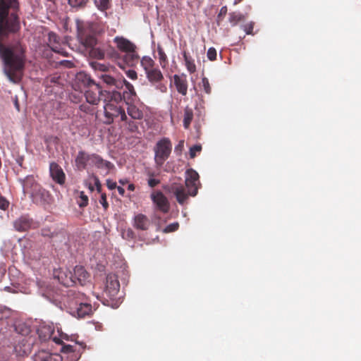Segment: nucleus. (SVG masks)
<instances>
[{"instance_id": "nucleus-35", "label": "nucleus", "mask_w": 361, "mask_h": 361, "mask_svg": "<svg viewBox=\"0 0 361 361\" xmlns=\"http://www.w3.org/2000/svg\"><path fill=\"white\" fill-rule=\"evenodd\" d=\"M77 203L81 208H83L88 204V197L85 194L83 191L80 192V195Z\"/></svg>"}, {"instance_id": "nucleus-27", "label": "nucleus", "mask_w": 361, "mask_h": 361, "mask_svg": "<svg viewBox=\"0 0 361 361\" xmlns=\"http://www.w3.org/2000/svg\"><path fill=\"white\" fill-rule=\"evenodd\" d=\"M157 54L161 67L164 69L166 68L169 65V61L166 54L160 45L157 46Z\"/></svg>"}, {"instance_id": "nucleus-56", "label": "nucleus", "mask_w": 361, "mask_h": 361, "mask_svg": "<svg viewBox=\"0 0 361 361\" xmlns=\"http://www.w3.org/2000/svg\"><path fill=\"white\" fill-rule=\"evenodd\" d=\"M116 188H117L118 192V193H119L121 195H122V196H123V195H124V194H125V190H124V188H122V187H121V186H116Z\"/></svg>"}, {"instance_id": "nucleus-60", "label": "nucleus", "mask_w": 361, "mask_h": 361, "mask_svg": "<svg viewBox=\"0 0 361 361\" xmlns=\"http://www.w3.org/2000/svg\"><path fill=\"white\" fill-rule=\"evenodd\" d=\"M243 0H234V3L233 4L234 5H237L238 4H239L240 2H241Z\"/></svg>"}, {"instance_id": "nucleus-54", "label": "nucleus", "mask_w": 361, "mask_h": 361, "mask_svg": "<svg viewBox=\"0 0 361 361\" xmlns=\"http://www.w3.org/2000/svg\"><path fill=\"white\" fill-rule=\"evenodd\" d=\"M94 184L96 186L97 191L98 192H101L102 191V185L100 183V181L97 177H94Z\"/></svg>"}, {"instance_id": "nucleus-12", "label": "nucleus", "mask_w": 361, "mask_h": 361, "mask_svg": "<svg viewBox=\"0 0 361 361\" xmlns=\"http://www.w3.org/2000/svg\"><path fill=\"white\" fill-rule=\"evenodd\" d=\"M13 225L16 231L19 232H25L35 227V223L28 214L20 216L13 221Z\"/></svg>"}, {"instance_id": "nucleus-51", "label": "nucleus", "mask_w": 361, "mask_h": 361, "mask_svg": "<svg viewBox=\"0 0 361 361\" xmlns=\"http://www.w3.org/2000/svg\"><path fill=\"white\" fill-rule=\"evenodd\" d=\"M127 76L131 80H136L137 78V72L134 70H129L126 72Z\"/></svg>"}, {"instance_id": "nucleus-6", "label": "nucleus", "mask_w": 361, "mask_h": 361, "mask_svg": "<svg viewBox=\"0 0 361 361\" xmlns=\"http://www.w3.org/2000/svg\"><path fill=\"white\" fill-rule=\"evenodd\" d=\"M141 66L143 68L146 77L149 82L155 85L164 80V75L158 67L155 66L154 60L147 56H143L140 60Z\"/></svg>"}, {"instance_id": "nucleus-33", "label": "nucleus", "mask_w": 361, "mask_h": 361, "mask_svg": "<svg viewBox=\"0 0 361 361\" xmlns=\"http://www.w3.org/2000/svg\"><path fill=\"white\" fill-rule=\"evenodd\" d=\"M90 56L97 59H102L104 58V51L99 48H90Z\"/></svg>"}, {"instance_id": "nucleus-10", "label": "nucleus", "mask_w": 361, "mask_h": 361, "mask_svg": "<svg viewBox=\"0 0 361 361\" xmlns=\"http://www.w3.org/2000/svg\"><path fill=\"white\" fill-rule=\"evenodd\" d=\"M120 289V283L116 275L109 274L106 276L104 292L110 299H114Z\"/></svg>"}, {"instance_id": "nucleus-42", "label": "nucleus", "mask_w": 361, "mask_h": 361, "mask_svg": "<svg viewBox=\"0 0 361 361\" xmlns=\"http://www.w3.org/2000/svg\"><path fill=\"white\" fill-rule=\"evenodd\" d=\"M178 227H179L178 223H177V222L173 223V224H171L168 225L164 229V233L173 232V231H176V230H178Z\"/></svg>"}, {"instance_id": "nucleus-24", "label": "nucleus", "mask_w": 361, "mask_h": 361, "mask_svg": "<svg viewBox=\"0 0 361 361\" xmlns=\"http://www.w3.org/2000/svg\"><path fill=\"white\" fill-rule=\"evenodd\" d=\"M35 361H61L58 355L51 354L46 350H39L35 354Z\"/></svg>"}, {"instance_id": "nucleus-55", "label": "nucleus", "mask_w": 361, "mask_h": 361, "mask_svg": "<svg viewBox=\"0 0 361 361\" xmlns=\"http://www.w3.org/2000/svg\"><path fill=\"white\" fill-rule=\"evenodd\" d=\"M226 13H227V7L223 6L220 10V13H219V16L226 15Z\"/></svg>"}, {"instance_id": "nucleus-18", "label": "nucleus", "mask_w": 361, "mask_h": 361, "mask_svg": "<svg viewBox=\"0 0 361 361\" xmlns=\"http://www.w3.org/2000/svg\"><path fill=\"white\" fill-rule=\"evenodd\" d=\"M48 45L53 51L65 55V51L61 47L59 37L53 32H50L48 35Z\"/></svg>"}, {"instance_id": "nucleus-58", "label": "nucleus", "mask_w": 361, "mask_h": 361, "mask_svg": "<svg viewBox=\"0 0 361 361\" xmlns=\"http://www.w3.org/2000/svg\"><path fill=\"white\" fill-rule=\"evenodd\" d=\"M128 189L129 190L133 191L135 190V185L133 184H130L128 186Z\"/></svg>"}, {"instance_id": "nucleus-36", "label": "nucleus", "mask_w": 361, "mask_h": 361, "mask_svg": "<svg viewBox=\"0 0 361 361\" xmlns=\"http://www.w3.org/2000/svg\"><path fill=\"white\" fill-rule=\"evenodd\" d=\"M96 4L99 10L106 11L110 7V0H99Z\"/></svg>"}, {"instance_id": "nucleus-19", "label": "nucleus", "mask_w": 361, "mask_h": 361, "mask_svg": "<svg viewBox=\"0 0 361 361\" xmlns=\"http://www.w3.org/2000/svg\"><path fill=\"white\" fill-rule=\"evenodd\" d=\"M57 277L59 282L65 286L69 287L75 285V279H73V272L68 269H61Z\"/></svg>"}, {"instance_id": "nucleus-26", "label": "nucleus", "mask_w": 361, "mask_h": 361, "mask_svg": "<svg viewBox=\"0 0 361 361\" xmlns=\"http://www.w3.org/2000/svg\"><path fill=\"white\" fill-rule=\"evenodd\" d=\"M193 119V111L191 108L186 106L184 109L183 126L188 129Z\"/></svg>"}, {"instance_id": "nucleus-1", "label": "nucleus", "mask_w": 361, "mask_h": 361, "mask_svg": "<svg viewBox=\"0 0 361 361\" xmlns=\"http://www.w3.org/2000/svg\"><path fill=\"white\" fill-rule=\"evenodd\" d=\"M18 0H0V58L4 63V73L13 83L23 77L26 63V46L20 39L8 44L1 42L4 37L16 34L20 30Z\"/></svg>"}, {"instance_id": "nucleus-16", "label": "nucleus", "mask_w": 361, "mask_h": 361, "mask_svg": "<svg viewBox=\"0 0 361 361\" xmlns=\"http://www.w3.org/2000/svg\"><path fill=\"white\" fill-rule=\"evenodd\" d=\"M73 279H75V284L84 286L90 279L89 273L82 266H76L73 270Z\"/></svg>"}, {"instance_id": "nucleus-62", "label": "nucleus", "mask_w": 361, "mask_h": 361, "mask_svg": "<svg viewBox=\"0 0 361 361\" xmlns=\"http://www.w3.org/2000/svg\"><path fill=\"white\" fill-rule=\"evenodd\" d=\"M15 105H16V106L17 109L19 111V110H20V109H19V105H18V102H17V101L15 102Z\"/></svg>"}, {"instance_id": "nucleus-53", "label": "nucleus", "mask_w": 361, "mask_h": 361, "mask_svg": "<svg viewBox=\"0 0 361 361\" xmlns=\"http://www.w3.org/2000/svg\"><path fill=\"white\" fill-rule=\"evenodd\" d=\"M106 186L109 190H114L116 188L117 185L115 181L108 179L106 180Z\"/></svg>"}, {"instance_id": "nucleus-23", "label": "nucleus", "mask_w": 361, "mask_h": 361, "mask_svg": "<svg viewBox=\"0 0 361 361\" xmlns=\"http://www.w3.org/2000/svg\"><path fill=\"white\" fill-rule=\"evenodd\" d=\"M92 312V307L87 302H80L75 307L74 315L79 318H83Z\"/></svg>"}, {"instance_id": "nucleus-39", "label": "nucleus", "mask_w": 361, "mask_h": 361, "mask_svg": "<svg viewBox=\"0 0 361 361\" xmlns=\"http://www.w3.org/2000/svg\"><path fill=\"white\" fill-rule=\"evenodd\" d=\"M144 174L147 176V179L157 178L159 176V173H157L155 171L150 168H146L144 171Z\"/></svg>"}, {"instance_id": "nucleus-50", "label": "nucleus", "mask_w": 361, "mask_h": 361, "mask_svg": "<svg viewBox=\"0 0 361 361\" xmlns=\"http://www.w3.org/2000/svg\"><path fill=\"white\" fill-rule=\"evenodd\" d=\"M8 204V202L4 197H0V209H6Z\"/></svg>"}, {"instance_id": "nucleus-14", "label": "nucleus", "mask_w": 361, "mask_h": 361, "mask_svg": "<svg viewBox=\"0 0 361 361\" xmlns=\"http://www.w3.org/2000/svg\"><path fill=\"white\" fill-rule=\"evenodd\" d=\"M50 176L54 181L59 185H63L66 180V175L62 168L56 162H51L49 165Z\"/></svg>"}, {"instance_id": "nucleus-21", "label": "nucleus", "mask_w": 361, "mask_h": 361, "mask_svg": "<svg viewBox=\"0 0 361 361\" xmlns=\"http://www.w3.org/2000/svg\"><path fill=\"white\" fill-rule=\"evenodd\" d=\"M150 225V221L147 216L138 214L133 219V226L141 231H146Z\"/></svg>"}, {"instance_id": "nucleus-17", "label": "nucleus", "mask_w": 361, "mask_h": 361, "mask_svg": "<svg viewBox=\"0 0 361 361\" xmlns=\"http://www.w3.org/2000/svg\"><path fill=\"white\" fill-rule=\"evenodd\" d=\"M39 336L42 341H46L52 339L56 343H61V339L53 336L54 330L49 326H42L37 330Z\"/></svg>"}, {"instance_id": "nucleus-52", "label": "nucleus", "mask_w": 361, "mask_h": 361, "mask_svg": "<svg viewBox=\"0 0 361 361\" xmlns=\"http://www.w3.org/2000/svg\"><path fill=\"white\" fill-rule=\"evenodd\" d=\"M74 346L71 345H64L61 349V352L63 353H71L74 352Z\"/></svg>"}, {"instance_id": "nucleus-59", "label": "nucleus", "mask_w": 361, "mask_h": 361, "mask_svg": "<svg viewBox=\"0 0 361 361\" xmlns=\"http://www.w3.org/2000/svg\"><path fill=\"white\" fill-rule=\"evenodd\" d=\"M4 314V312L0 310V319H2L4 316L3 315ZM5 317H7V316H5Z\"/></svg>"}, {"instance_id": "nucleus-34", "label": "nucleus", "mask_w": 361, "mask_h": 361, "mask_svg": "<svg viewBox=\"0 0 361 361\" xmlns=\"http://www.w3.org/2000/svg\"><path fill=\"white\" fill-rule=\"evenodd\" d=\"M94 105L90 106L88 103L87 104H82L80 105V110L88 114L93 115L96 112V108L93 106Z\"/></svg>"}, {"instance_id": "nucleus-25", "label": "nucleus", "mask_w": 361, "mask_h": 361, "mask_svg": "<svg viewBox=\"0 0 361 361\" xmlns=\"http://www.w3.org/2000/svg\"><path fill=\"white\" fill-rule=\"evenodd\" d=\"M127 105V113L129 115V116L131 117V118L137 120L142 118L143 113L138 107L132 104H129Z\"/></svg>"}, {"instance_id": "nucleus-47", "label": "nucleus", "mask_w": 361, "mask_h": 361, "mask_svg": "<svg viewBox=\"0 0 361 361\" xmlns=\"http://www.w3.org/2000/svg\"><path fill=\"white\" fill-rule=\"evenodd\" d=\"M100 204L102 205L104 209L106 210L109 207V203L106 200V195L105 193H102L101 195V199L99 200Z\"/></svg>"}, {"instance_id": "nucleus-31", "label": "nucleus", "mask_w": 361, "mask_h": 361, "mask_svg": "<svg viewBox=\"0 0 361 361\" xmlns=\"http://www.w3.org/2000/svg\"><path fill=\"white\" fill-rule=\"evenodd\" d=\"M245 19V16L240 13L232 12L229 13V22L233 26L236 25L238 23Z\"/></svg>"}, {"instance_id": "nucleus-13", "label": "nucleus", "mask_w": 361, "mask_h": 361, "mask_svg": "<svg viewBox=\"0 0 361 361\" xmlns=\"http://www.w3.org/2000/svg\"><path fill=\"white\" fill-rule=\"evenodd\" d=\"M93 154H88L85 151H79L75 157V166L80 171L92 167V160Z\"/></svg>"}, {"instance_id": "nucleus-28", "label": "nucleus", "mask_w": 361, "mask_h": 361, "mask_svg": "<svg viewBox=\"0 0 361 361\" xmlns=\"http://www.w3.org/2000/svg\"><path fill=\"white\" fill-rule=\"evenodd\" d=\"M183 55L185 64L187 70L190 73H194L196 71V66L195 64L194 60L192 59V58L190 56H189L186 53V51H184Z\"/></svg>"}, {"instance_id": "nucleus-15", "label": "nucleus", "mask_w": 361, "mask_h": 361, "mask_svg": "<svg viewBox=\"0 0 361 361\" xmlns=\"http://www.w3.org/2000/svg\"><path fill=\"white\" fill-rule=\"evenodd\" d=\"M114 42L116 44L117 48L126 54L136 49V46L132 42L123 37L116 36L114 39Z\"/></svg>"}, {"instance_id": "nucleus-40", "label": "nucleus", "mask_w": 361, "mask_h": 361, "mask_svg": "<svg viewBox=\"0 0 361 361\" xmlns=\"http://www.w3.org/2000/svg\"><path fill=\"white\" fill-rule=\"evenodd\" d=\"M202 150V147L200 145H195L190 149V157L193 159L196 156V152H200Z\"/></svg>"}, {"instance_id": "nucleus-3", "label": "nucleus", "mask_w": 361, "mask_h": 361, "mask_svg": "<svg viewBox=\"0 0 361 361\" xmlns=\"http://www.w3.org/2000/svg\"><path fill=\"white\" fill-rule=\"evenodd\" d=\"M186 176L185 180V185L188 189L186 192L185 186L178 183H172L170 185L165 189L170 193H173L177 202L180 204H184L188 196H195L197 194L198 185L200 184L199 180L198 173L192 169H189L185 172Z\"/></svg>"}, {"instance_id": "nucleus-48", "label": "nucleus", "mask_w": 361, "mask_h": 361, "mask_svg": "<svg viewBox=\"0 0 361 361\" xmlns=\"http://www.w3.org/2000/svg\"><path fill=\"white\" fill-rule=\"evenodd\" d=\"M154 85H155V88L157 90H158L159 91H160L161 92H162V93L166 92V91H167L166 85L165 84L161 83V82H159V83H157Z\"/></svg>"}, {"instance_id": "nucleus-46", "label": "nucleus", "mask_w": 361, "mask_h": 361, "mask_svg": "<svg viewBox=\"0 0 361 361\" xmlns=\"http://www.w3.org/2000/svg\"><path fill=\"white\" fill-rule=\"evenodd\" d=\"M123 80L125 82L123 84H122V88L125 86L126 91L135 92L133 85L131 83H130L128 81H127L124 78H123Z\"/></svg>"}, {"instance_id": "nucleus-37", "label": "nucleus", "mask_w": 361, "mask_h": 361, "mask_svg": "<svg viewBox=\"0 0 361 361\" xmlns=\"http://www.w3.org/2000/svg\"><path fill=\"white\" fill-rule=\"evenodd\" d=\"M122 95V101L123 100L126 104H129L130 102L133 99V97L136 96V92H131L129 91H124Z\"/></svg>"}, {"instance_id": "nucleus-45", "label": "nucleus", "mask_w": 361, "mask_h": 361, "mask_svg": "<svg viewBox=\"0 0 361 361\" xmlns=\"http://www.w3.org/2000/svg\"><path fill=\"white\" fill-rule=\"evenodd\" d=\"M42 235L45 237L53 238L58 235V233L51 232L49 228H44L42 229Z\"/></svg>"}, {"instance_id": "nucleus-49", "label": "nucleus", "mask_w": 361, "mask_h": 361, "mask_svg": "<svg viewBox=\"0 0 361 361\" xmlns=\"http://www.w3.org/2000/svg\"><path fill=\"white\" fill-rule=\"evenodd\" d=\"M184 148V140H180L178 145L175 147V152L180 154Z\"/></svg>"}, {"instance_id": "nucleus-32", "label": "nucleus", "mask_w": 361, "mask_h": 361, "mask_svg": "<svg viewBox=\"0 0 361 361\" xmlns=\"http://www.w3.org/2000/svg\"><path fill=\"white\" fill-rule=\"evenodd\" d=\"M91 66L95 71H100L101 73H108L112 68V66L99 62H92Z\"/></svg>"}, {"instance_id": "nucleus-4", "label": "nucleus", "mask_w": 361, "mask_h": 361, "mask_svg": "<svg viewBox=\"0 0 361 361\" xmlns=\"http://www.w3.org/2000/svg\"><path fill=\"white\" fill-rule=\"evenodd\" d=\"M25 192L29 193L33 203L39 205L50 204L52 196L49 191L39 184L33 176H27L23 181Z\"/></svg>"}, {"instance_id": "nucleus-61", "label": "nucleus", "mask_w": 361, "mask_h": 361, "mask_svg": "<svg viewBox=\"0 0 361 361\" xmlns=\"http://www.w3.org/2000/svg\"><path fill=\"white\" fill-rule=\"evenodd\" d=\"M126 182H127V181H126V180H119V183H120L121 184H122V185H125V184L126 183Z\"/></svg>"}, {"instance_id": "nucleus-41", "label": "nucleus", "mask_w": 361, "mask_h": 361, "mask_svg": "<svg viewBox=\"0 0 361 361\" xmlns=\"http://www.w3.org/2000/svg\"><path fill=\"white\" fill-rule=\"evenodd\" d=\"M247 35H253L254 23L250 22L242 26Z\"/></svg>"}, {"instance_id": "nucleus-38", "label": "nucleus", "mask_w": 361, "mask_h": 361, "mask_svg": "<svg viewBox=\"0 0 361 361\" xmlns=\"http://www.w3.org/2000/svg\"><path fill=\"white\" fill-rule=\"evenodd\" d=\"M201 83L205 93L209 94L212 92V88L210 87L209 80L204 77L202 78Z\"/></svg>"}, {"instance_id": "nucleus-5", "label": "nucleus", "mask_w": 361, "mask_h": 361, "mask_svg": "<svg viewBox=\"0 0 361 361\" xmlns=\"http://www.w3.org/2000/svg\"><path fill=\"white\" fill-rule=\"evenodd\" d=\"M75 25L77 38L80 44L87 49L94 47L98 43L97 25L78 18L75 20Z\"/></svg>"}, {"instance_id": "nucleus-20", "label": "nucleus", "mask_w": 361, "mask_h": 361, "mask_svg": "<svg viewBox=\"0 0 361 361\" xmlns=\"http://www.w3.org/2000/svg\"><path fill=\"white\" fill-rule=\"evenodd\" d=\"M174 85L178 93L185 96L188 92V81L185 75H173Z\"/></svg>"}, {"instance_id": "nucleus-22", "label": "nucleus", "mask_w": 361, "mask_h": 361, "mask_svg": "<svg viewBox=\"0 0 361 361\" xmlns=\"http://www.w3.org/2000/svg\"><path fill=\"white\" fill-rule=\"evenodd\" d=\"M92 166L97 169H105L109 171L114 168V164L109 161L103 159L99 155L93 154Z\"/></svg>"}, {"instance_id": "nucleus-2", "label": "nucleus", "mask_w": 361, "mask_h": 361, "mask_svg": "<svg viewBox=\"0 0 361 361\" xmlns=\"http://www.w3.org/2000/svg\"><path fill=\"white\" fill-rule=\"evenodd\" d=\"M102 94V100L104 104V123L111 124L117 118L126 123H129L125 109L120 105L122 102L121 93L116 90H104Z\"/></svg>"}, {"instance_id": "nucleus-63", "label": "nucleus", "mask_w": 361, "mask_h": 361, "mask_svg": "<svg viewBox=\"0 0 361 361\" xmlns=\"http://www.w3.org/2000/svg\"><path fill=\"white\" fill-rule=\"evenodd\" d=\"M89 188H90V190L91 191H93V190H94V188H93V186H92L91 185H90Z\"/></svg>"}, {"instance_id": "nucleus-57", "label": "nucleus", "mask_w": 361, "mask_h": 361, "mask_svg": "<svg viewBox=\"0 0 361 361\" xmlns=\"http://www.w3.org/2000/svg\"><path fill=\"white\" fill-rule=\"evenodd\" d=\"M77 99H78V96H76V94H73L71 97V99L72 100V102L77 103L78 102Z\"/></svg>"}, {"instance_id": "nucleus-7", "label": "nucleus", "mask_w": 361, "mask_h": 361, "mask_svg": "<svg viewBox=\"0 0 361 361\" xmlns=\"http://www.w3.org/2000/svg\"><path fill=\"white\" fill-rule=\"evenodd\" d=\"M83 82L88 88L85 92L87 102L91 105H98L102 100L104 90H102L100 85L96 83L94 80L87 77V75H85Z\"/></svg>"}, {"instance_id": "nucleus-44", "label": "nucleus", "mask_w": 361, "mask_h": 361, "mask_svg": "<svg viewBox=\"0 0 361 361\" xmlns=\"http://www.w3.org/2000/svg\"><path fill=\"white\" fill-rule=\"evenodd\" d=\"M147 180L148 186L150 187L151 188H155L161 183L160 179L157 178L147 179Z\"/></svg>"}, {"instance_id": "nucleus-30", "label": "nucleus", "mask_w": 361, "mask_h": 361, "mask_svg": "<svg viewBox=\"0 0 361 361\" xmlns=\"http://www.w3.org/2000/svg\"><path fill=\"white\" fill-rule=\"evenodd\" d=\"M125 59L128 64L133 66L135 63L138 62L140 56L137 53L136 49H134L132 51L126 53Z\"/></svg>"}, {"instance_id": "nucleus-43", "label": "nucleus", "mask_w": 361, "mask_h": 361, "mask_svg": "<svg viewBox=\"0 0 361 361\" xmlns=\"http://www.w3.org/2000/svg\"><path fill=\"white\" fill-rule=\"evenodd\" d=\"M207 56L210 61L216 60V50L214 47H210L207 51Z\"/></svg>"}, {"instance_id": "nucleus-8", "label": "nucleus", "mask_w": 361, "mask_h": 361, "mask_svg": "<svg viewBox=\"0 0 361 361\" xmlns=\"http://www.w3.org/2000/svg\"><path fill=\"white\" fill-rule=\"evenodd\" d=\"M171 148V142L168 138H163L156 144L154 147V161L157 167H161L169 157Z\"/></svg>"}, {"instance_id": "nucleus-11", "label": "nucleus", "mask_w": 361, "mask_h": 361, "mask_svg": "<svg viewBox=\"0 0 361 361\" xmlns=\"http://www.w3.org/2000/svg\"><path fill=\"white\" fill-rule=\"evenodd\" d=\"M151 199L155 204L157 209L164 214H166L170 209V203L167 197L161 191L153 192Z\"/></svg>"}, {"instance_id": "nucleus-9", "label": "nucleus", "mask_w": 361, "mask_h": 361, "mask_svg": "<svg viewBox=\"0 0 361 361\" xmlns=\"http://www.w3.org/2000/svg\"><path fill=\"white\" fill-rule=\"evenodd\" d=\"M97 76L107 87H114L116 90L122 89V84L125 82L123 77L118 74L112 75L110 71L98 74Z\"/></svg>"}, {"instance_id": "nucleus-64", "label": "nucleus", "mask_w": 361, "mask_h": 361, "mask_svg": "<svg viewBox=\"0 0 361 361\" xmlns=\"http://www.w3.org/2000/svg\"><path fill=\"white\" fill-rule=\"evenodd\" d=\"M6 289L8 290L10 289V288L9 287H6Z\"/></svg>"}, {"instance_id": "nucleus-29", "label": "nucleus", "mask_w": 361, "mask_h": 361, "mask_svg": "<svg viewBox=\"0 0 361 361\" xmlns=\"http://www.w3.org/2000/svg\"><path fill=\"white\" fill-rule=\"evenodd\" d=\"M89 0H68V5L75 11L83 9L86 7Z\"/></svg>"}]
</instances>
